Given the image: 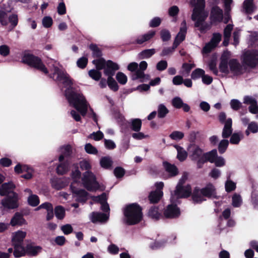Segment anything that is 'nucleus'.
Returning a JSON list of instances; mask_svg holds the SVG:
<instances>
[{"label": "nucleus", "mask_w": 258, "mask_h": 258, "mask_svg": "<svg viewBox=\"0 0 258 258\" xmlns=\"http://www.w3.org/2000/svg\"><path fill=\"white\" fill-rule=\"evenodd\" d=\"M14 171L18 174L26 172V173L21 175V177L25 179L29 180L33 177L34 170L28 165L18 163L14 167Z\"/></svg>", "instance_id": "obj_10"}, {"label": "nucleus", "mask_w": 258, "mask_h": 258, "mask_svg": "<svg viewBox=\"0 0 258 258\" xmlns=\"http://www.w3.org/2000/svg\"><path fill=\"white\" fill-rule=\"evenodd\" d=\"M168 112V109L164 104H160L159 105L158 107V117L159 118L165 117Z\"/></svg>", "instance_id": "obj_45"}, {"label": "nucleus", "mask_w": 258, "mask_h": 258, "mask_svg": "<svg viewBox=\"0 0 258 258\" xmlns=\"http://www.w3.org/2000/svg\"><path fill=\"white\" fill-rule=\"evenodd\" d=\"M207 161L211 163H214L217 156V151L216 149H213L212 151L203 154Z\"/></svg>", "instance_id": "obj_41"}, {"label": "nucleus", "mask_w": 258, "mask_h": 258, "mask_svg": "<svg viewBox=\"0 0 258 258\" xmlns=\"http://www.w3.org/2000/svg\"><path fill=\"white\" fill-rule=\"evenodd\" d=\"M148 216L155 221L163 219V214L159 211V207L155 206H153L149 209Z\"/></svg>", "instance_id": "obj_21"}, {"label": "nucleus", "mask_w": 258, "mask_h": 258, "mask_svg": "<svg viewBox=\"0 0 258 258\" xmlns=\"http://www.w3.org/2000/svg\"><path fill=\"white\" fill-rule=\"evenodd\" d=\"M26 232L18 231L14 234L12 238L13 244L22 245L24 239L26 237Z\"/></svg>", "instance_id": "obj_27"}, {"label": "nucleus", "mask_w": 258, "mask_h": 258, "mask_svg": "<svg viewBox=\"0 0 258 258\" xmlns=\"http://www.w3.org/2000/svg\"><path fill=\"white\" fill-rule=\"evenodd\" d=\"M119 69L118 65L111 60H107V63L104 70V74L105 76H113L116 71Z\"/></svg>", "instance_id": "obj_15"}, {"label": "nucleus", "mask_w": 258, "mask_h": 258, "mask_svg": "<svg viewBox=\"0 0 258 258\" xmlns=\"http://www.w3.org/2000/svg\"><path fill=\"white\" fill-rule=\"evenodd\" d=\"M228 65V57L225 53H223L220 58V62L219 66L220 71L225 74H228L229 73Z\"/></svg>", "instance_id": "obj_22"}, {"label": "nucleus", "mask_w": 258, "mask_h": 258, "mask_svg": "<svg viewBox=\"0 0 258 258\" xmlns=\"http://www.w3.org/2000/svg\"><path fill=\"white\" fill-rule=\"evenodd\" d=\"M70 189L76 198V201L79 203H85L88 200L89 193L85 189H79L75 186L73 183L70 185Z\"/></svg>", "instance_id": "obj_11"}, {"label": "nucleus", "mask_w": 258, "mask_h": 258, "mask_svg": "<svg viewBox=\"0 0 258 258\" xmlns=\"http://www.w3.org/2000/svg\"><path fill=\"white\" fill-rule=\"evenodd\" d=\"M52 19L50 16H45L42 19V24L45 28H50L52 26Z\"/></svg>", "instance_id": "obj_64"}, {"label": "nucleus", "mask_w": 258, "mask_h": 258, "mask_svg": "<svg viewBox=\"0 0 258 258\" xmlns=\"http://www.w3.org/2000/svg\"><path fill=\"white\" fill-rule=\"evenodd\" d=\"M80 168L82 170L89 171L91 168V165L90 162L86 160L81 161L79 163Z\"/></svg>", "instance_id": "obj_63"}, {"label": "nucleus", "mask_w": 258, "mask_h": 258, "mask_svg": "<svg viewBox=\"0 0 258 258\" xmlns=\"http://www.w3.org/2000/svg\"><path fill=\"white\" fill-rule=\"evenodd\" d=\"M0 23L3 26H7L8 24L7 13L3 10H0Z\"/></svg>", "instance_id": "obj_59"}, {"label": "nucleus", "mask_w": 258, "mask_h": 258, "mask_svg": "<svg viewBox=\"0 0 258 258\" xmlns=\"http://www.w3.org/2000/svg\"><path fill=\"white\" fill-rule=\"evenodd\" d=\"M156 52L154 48L147 49L141 51L139 54V57L141 59L149 58L153 55Z\"/></svg>", "instance_id": "obj_39"}, {"label": "nucleus", "mask_w": 258, "mask_h": 258, "mask_svg": "<svg viewBox=\"0 0 258 258\" xmlns=\"http://www.w3.org/2000/svg\"><path fill=\"white\" fill-rule=\"evenodd\" d=\"M184 24L185 25V22ZM186 30L187 28L185 25L180 28V31L176 36L172 45L175 49L178 47L180 43L184 40L185 38Z\"/></svg>", "instance_id": "obj_17"}, {"label": "nucleus", "mask_w": 258, "mask_h": 258, "mask_svg": "<svg viewBox=\"0 0 258 258\" xmlns=\"http://www.w3.org/2000/svg\"><path fill=\"white\" fill-rule=\"evenodd\" d=\"M195 11L198 12L204 10L205 8V0H197V3L195 6Z\"/></svg>", "instance_id": "obj_58"}, {"label": "nucleus", "mask_w": 258, "mask_h": 258, "mask_svg": "<svg viewBox=\"0 0 258 258\" xmlns=\"http://www.w3.org/2000/svg\"><path fill=\"white\" fill-rule=\"evenodd\" d=\"M243 8L246 14H251L254 10L253 0H245L243 4Z\"/></svg>", "instance_id": "obj_34"}, {"label": "nucleus", "mask_w": 258, "mask_h": 258, "mask_svg": "<svg viewBox=\"0 0 258 258\" xmlns=\"http://www.w3.org/2000/svg\"><path fill=\"white\" fill-rule=\"evenodd\" d=\"M88 75L93 80L98 81L102 77V74L100 71L97 69H92L88 72Z\"/></svg>", "instance_id": "obj_44"}, {"label": "nucleus", "mask_w": 258, "mask_h": 258, "mask_svg": "<svg viewBox=\"0 0 258 258\" xmlns=\"http://www.w3.org/2000/svg\"><path fill=\"white\" fill-rule=\"evenodd\" d=\"M163 166L166 172L171 177L175 176L178 174V169L174 164H172L168 161H165L163 162Z\"/></svg>", "instance_id": "obj_18"}, {"label": "nucleus", "mask_w": 258, "mask_h": 258, "mask_svg": "<svg viewBox=\"0 0 258 258\" xmlns=\"http://www.w3.org/2000/svg\"><path fill=\"white\" fill-rule=\"evenodd\" d=\"M69 169V163L67 162L60 163L56 168V173L58 175H62L66 174Z\"/></svg>", "instance_id": "obj_40"}, {"label": "nucleus", "mask_w": 258, "mask_h": 258, "mask_svg": "<svg viewBox=\"0 0 258 258\" xmlns=\"http://www.w3.org/2000/svg\"><path fill=\"white\" fill-rule=\"evenodd\" d=\"M210 19L212 24L222 22L223 20V10L217 5L213 7L211 10Z\"/></svg>", "instance_id": "obj_14"}, {"label": "nucleus", "mask_w": 258, "mask_h": 258, "mask_svg": "<svg viewBox=\"0 0 258 258\" xmlns=\"http://www.w3.org/2000/svg\"><path fill=\"white\" fill-rule=\"evenodd\" d=\"M68 101L70 104L79 112L83 116H85L87 112V105L85 97L80 93H72L69 94Z\"/></svg>", "instance_id": "obj_4"}, {"label": "nucleus", "mask_w": 258, "mask_h": 258, "mask_svg": "<svg viewBox=\"0 0 258 258\" xmlns=\"http://www.w3.org/2000/svg\"><path fill=\"white\" fill-rule=\"evenodd\" d=\"M101 166L106 169L111 168L113 162L109 157H102L100 161Z\"/></svg>", "instance_id": "obj_38"}, {"label": "nucleus", "mask_w": 258, "mask_h": 258, "mask_svg": "<svg viewBox=\"0 0 258 258\" xmlns=\"http://www.w3.org/2000/svg\"><path fill=\"white\" fill-rule=\"evenodd\" d=\"M91 199L94 202L99 203L101 204L107 202L106 195L105 192H103L98 196H92Z\"/></svg>", "instance_id": "obj_52"}, {"label": "nucleus", "mask_w": 258, "mask_h": 258, "mask_svg": "<svg viewBox=\"0 0 258 258\" xmlns=\"http://www.w3.org/2000/svg\"><path fill=\"white\" fill-rule=\"evenodd\" d=\"M163 196V192L162 190H155L151 191L148 198L150 203L154 204L158 203L160 201Z\"/></svg>", "instance_id": "obj_20"}, {"label": "nucleus", "mask_w": 258, "mask_h": 258, "mask_svg": "<svg viewBox=\"0 0 258 258\" xmlns=\"http://www.w3.org/2000/svg\"><path fill=\"white\" fill-rule=\"evenodd\" d=\"M113 173L117 178H121L124 175L125 170L123 168L117 166L114 169Z\"/></svg>", "instance_id": "obj_54"}, {"label": "nucleus", "mask_w": 258, "mask_h": 258, "mask_svg": "<svg viewBox=\"0 0 258 258\" xmlns=\"http://www.w3.org/2000/svg\"><path fill=\"white\" fill-rule=\"evenodd\" d=\"M177 151V158L180 162H183L186 160L187 157V152L181 147L178 145L176 146Z\"/></svg>", "instance_id": "obj_36"}, {"label": "nucleus", "mask_w": 258, "mask_h": 258, "mask_svg": "<svg viewBox=\"0 0 258 258\" xmlns=\"http://www.w3.org/2000/svg\"><path fill=\"white\" fill-rule=\"evenodd\" d=\"M236 183L231 180H228L225 184V190L227 192H230L236 189Z\"/></svg>", "instance_id": "obj_53"}, {"label": "nucleus", "mask_w": 258, "mask_h": 258, "mask_svg": "<svg viewBox=\"0 0 258 258\" xmlns=\"http://www.w3.org/2000/svg\"><path fill=\"white\" fill-rule=\"evenodd\" d=\"M14 246V255L16 257H20L25 255L26 249L22 245L13 244Z\"/></svg>", "instance_id": "obj_35"}, {"label": "nucleus", "mask_w": 258, "mask_h": 258, "mask_svg": "<svg viewBox=\"0 0 258 258\" xmlns=\"http://www.w3.org/2000/svg\"><path fill=\"white\" fill-rule=\"evenodd\" d=\"M201 192L204 197L208 199H218L219 197L217 196V191L215 186L213 183L209 182L205 187L200 189Z\"/></svg>", "instance_id": "obj_13"}, {"label": "nucleus", "mask_w": 258, "mask_h": 258, "mask_svg": "<svg viewBox=\"0 0 258 258\" xmlns=\"http://www.w3.org/2000/svg\"><path fill=\"white\" fill-rule=\"evenodd\" d=\"M180 215V210L176 204L172 203L167 205L163 213V219H176Z\"/></svg>", "instance_id": "obj_8"}, {"label": "nucleus", "mask_w": 258, "mask_h": 258, "mask_svg": "<svg viewBox=\"0 0 258 258\" xmlns=\"http://www.w3.org/2000/svg\"><path fill=\"white\" fill-rule=\"evenodd\" d=\"M26 253L31 256H36L41 251L40 246H33L32 244H28L25 247Z\"/></svg>", "instance_id": "obj_29"}, {"label": "nucleus", "mask_w": 258, "mask_h": 258, "mask_svg": "<svg viewBox=\"0 0 258 258\" xmlns=\"http://www.w3.org/2000/svg\"><path fill=\"white\" fill-rule=\"evenodd\" d=\"M224 123L225 124L223 129L222 136L223 138L226 139L229 138L232 133V119L231 118H228Z\"/></svg>", "instance_id": "obj_25"}, {"label": "nucleus", "mask_w": 258, "mask_h": 258, "mask_svg": "<svg viewBox=\"0 0 258 258\" xmlns=\"http://www.w3.org/2000/svg\"><path fill=\"white\" fill-rule=\"evenodd\" d=\"M108 219L107 215L102 213L99 212H92L91 217V221L93 223H96L97 222H105Z\"/></svg>", "instance_id": "obj_30"}, {"label": "nucleus", "mask_w": 258, "mask_h": 258, "mask_svg": "<svg viewBox=\"0 0 258 258\" xmlns=\"http://www.w3.org/2000/svg\"><path fill=\"white\" fill-rule=\"evenodd\" d=\"M172 105L176 109L182 108L183 110L187 112L190 110V106L186 103H184L179 97H175L171 101Z\"/></svg>", "instance_id": "obj_16"}, {"label": "nucleus", "mask_w": 258, "mask_h": 258, "mask_svg": "<svg viewBox=\"0 0 258 258\" xmlns=\"http://www.w3.org/2000/svg\"><path fill=\"white\" fill-rule=\"evenodd\" d=\"M85 150L86 152L90 154H97L98 151L97 149L92 146L90 143H87L85 146Z\"/></svg>", "instance_id": "obj_60"}, {"label": "nucleus", "mask_w": 258, "mask_h": 258, "mask_svg": "<svg viewBox=\"0 0 258 258\" xmlns=\"http://www.w3.org/2000/svg\"><path fill=\"white\" fill-rule=\"evenodd\" d=\"M232 204L234 207H240L242 203L240 195L235 193L232 197Z\"/></svg>", "instance_id": "obj_51"}, {"label": "nucleus", "mask_w": 258, "mask_h": 258, "mask_svg": "<svg viewBox=\"0 0 258 258\" xmlns=\"http://www.w3.org/2000/svg\"><path fill=\"white\" fill-rule=\"evenodd\" d=\"M208 15L207 12L204 10H202L200 12L198 11H195V8H194L193 12L191 15V19L193 21H196V19L200 20V21L204 22L205 20L207 19Z\"/></svg>", "instance_id": "obj_32"}, {"label": "nucleus", "mask_w": 258, "mask_h": 258, "mask_svg": "<svg viewBox=\"0 0 258 258\" xmlns=\"http://www.w3.org/2000/svg\"><path fill=\"white\" fill-rule=\"evenodd\" d=\"M142 210V208L136 203L126 205L123 211L126 224L135 225L141 222L143 219Z\"/></svg>", "instance_id": "obj_1"}, {"label": "nucleus", "mask_w": 258, "mask_h": 258, "mask_svg": "<svg viewBox=\"0 0 258 258\" xmlns=\"http://www.w3.org/2000/svg\"><path fill=\"white\" fill-rule=\"evenodd\" d=\"M40 201L38 196L32 195L28 198V203L29 205L32 207L37 206L39 204Z\"/></svg>", "instance_id": "obj_47"}, {"label": "nucleus", "mask_w": 258, "mask_h": 258, "mask_svg": "<svg viewBox=\"0 0 258 258\" xmlns=\"http://www.w3.org/2000/svg\"><path fill=\"white\" fill-rule=\"evenodd\" d=\"M82 181L84 187L89 191H96L100 187L96 176L90 171H87L83 173Z\"/></svg>", "instance_id": "obj_5"}, {"label": "nucleus", "mask_w": 258, "mask_h": 258, "mask_svg": "<svg viewBox=\"0 0 258 258\" xmlns=\"http://www.w3.org/2000/svg\"><path fill=\"white\" fill-rule=\"evenodd\" d=\"M89 48L92 51V56L94 58L102 57L103 55L102 50L96 44L91 43L89 45Z\"/></svg>", "instance_id": "obj_33"}, {"label": "nucleus", "mask_w": 258, "mask_h": 258, "mask_svg": "<svg viewBox=\"0 0 258 258\" xmlns=\"http://www.w3.org/2000/svg\"><path fill=\"white\" fill-rule=\"evenodd\" d=\"M56 75L57 77L54 80L55 81L61 83L66 88L64 91V95L67 99H69V94L72 93H77L73 90V79L65 71L56 67L54 69V73L50 75V78H53Z\"/></svg>", "instance_id": "obj_2"}, {"label": "nucleus", "mask_w": 258, "mask_h": 258, "mask_svg": "<svg viewBox=\"0 0 258 258\" xmlns=\"http://www.w3.org/2000/svg\"><path fill=\"white\" fill-rule=\"evenodd\" d=\"M205 71L202 69L197 68L195 69L191 74V78L193 80H196L200 78L204 75Z\"/></svg>", "instance_id": "obj_48"}, {"label": "nucleus", "mask_w": 258, "mask_h": 258, "mask_svg": "<svg viewBox=\"0 0 258 258\" xmlns=\"http://www.w3.org/2000/svg\"><path fill=\"white\" fill-rule=\"evenodd\" d=\"M131 129L136 132H139L142 127V120L139 118L132 119L130 122H128Z\"/></svg>", "instance_id": "obj_31"}, {"label": "nucleus", "mask_w": 258, "mask_h": 258, "mask_svg": "<svg viewBox=\"0 0 258 258\" xmlns=\"http://www.w3.org/2000/svg\"><path fill=\"white\" fill-rule=\"evenodd\" d=\"M230 106L232 109L235 111L238 110L242 107L241 103L237 99H232L230 101Z\"/></svg>", "instance_id": "obj_62"}, {"label": "nucleus", "mask_w": 258, "mask_h": 258, "mask_svg": "<svg viewBox=\"0 0 258 258\" xmlns=\"http://www.w3.org/2000/svg\"><path fill=\"white\" fill-rule=\"evenodd\" d=\"M26 220L22 214L19 212H16L11 220L10 224L12 226L16 225L22 226L25 224Z\"/></svg>", "instance_id": "obj_26"}, {"label": "nucleus", "mask_w": 258, "mask_h": 258, "mask_svg": "<svg viewBox=\"0 0 258 258\" xmlns=\"http://www.w3.org/2000/svg\"><path fill=\"white\" fill-rule=\"evenodd\" d=\"M229 66L230 71L236 74H242V68L238 60L235 58H232L229 61Z\"/></svg>", "instance_id": "obj_19"}, {"label": "nucleus", "mask_w": 258, "mask_h": 258, "mask_svg": "<svg viewBox=\"0 0 258 258\" xmlns=\"http://www.w3.org/2000/svg\"><path fill=\"white\" fill-rule=\"evenodd\" d=\"M160 38L163 42H167L170 40L171 35L170 31L166 29H163L160 32Z\"/></svg>", "instance_id": "obj_46"}, {"label": "nucleus", "mask_w": 258, "mask_h": 258, "mask_svg": "<svg viewBox=\"0 0 258 258\" xmlns=\"http://www.w3.org/2000/svg\"><path fill=\"white\" fill-rule=\"evenodd\" d=\"M184 181L180 180L176 186L175 190V195L178 198H186L189 197L191 195V187L189 184L183 186Z\"/></svg>", "instance_id": "obj_9"}, {"label": "nucleus", "mask_w": 258, "mask_h": 258, "mask_svg": "<svg viewBox=\"0 0 258 258\" xmlns=\"http://www.w3.org/2000/svg\"><path fill=\"white\" fill-rule=\"evenodd\" d=\"M242 63L252 69L255 68L258 65V50H248L244 53Z\"/></svg>", "instance_id": "obj_6"}, {"label": "nucleus", "mask_w": 258, "mask_h": 258, "mask_svg": "<svg viewBox=\"0 0 258 258\" xmlns=\"http://www.w3.org/2000/svg\"><path fill=\"white\" fill-rule=\"evenodd\" d=\"M203 151L199 146H196L192 152L191 155V160H197L198 158L202 157L203 156Z\"/></svg>", "instance_id": "obj_50"}, {"label": "nucleus", "mask_w": 258, "mask_h": 258, "mask_svg": "<svg viewBox=\"0 0 258 258\" xmlns=\"http://www.w3.org/2000/svg\"><path fill=\"white\" fill-rule=\"evenodd\" d=\"M10 48L9 46L6 44L0 46V55L3 57H6L10 54Z\"/></svg>", "instance_id": "obj_57"}, {"label": "nucleus", "mask_w": 258, "mask_h": 258, "mask_svg": "<svg viewBox=\"0 0 258 258\" xmlns=\"http://www.w3.org/2000/svg\"><path fill=\"white\" fill-rule=\"evenodd\" d=\"M15 188V185L12 182L4 183L2 184L0 187V195L5 196L9 194V193L12 192V191H11V190Z\"/></svg>", "instance_id": "obj_28"}, {"label": "nucleus", "mask_w": 258, "mask_h": 258, "mask_svg": "<svg viewBox=\"0 0 258 258\" xmlns=\"http://www.w3.org/2000/svg\"><path fill=\"white\" fill-rule=\"evenodd\" d=\"M112 77L113 76L108 77L107 85L111 90L113 91L114 92H116L119 89V86L117 82Z\"/></svg>", "instance_id": "obj_43"}, {"label": "nucleus", "mask_w": 258, "mask_h": 258, "mask_svg": "<svg viewBox=\"0 0 258 258\" xmlns=\"http://www.w3.org/2000/svg\"><path fill=\"white\" fill-rule=\"evenodd\" d=\"M191 199L193 203L196 204L202 203L203 201H206L204 199L202 193L201 192V189L198 187H196L191 193Z\"/></svg>", "instance_id": "obj_24"}, {"label": "nucleus", "mask_w": 258, "mask_h": 258, "mask_svg": "<svg viewBox=\"0 0 258 258\" xmlns=\"http://www.w3.org/2000/svg\"><path fill=\"white\" fill-rule=\"evenodd\" d=\"M139 69L137 70L136 73L132 75V79L133 80H136L139 79V78L144 76V71H145L148 67V63L146 61H142L139 65Z\"/></svg>", "instance_id": "obj_23"}, {"label": "nucleus", "mask_w": 258, "mask_h": 258, "mask_svg": "<svg viewBox=\"0 0 258 258\" xmlns=\"http://www.w3.org/2000/svg\"><path fill=\"white\" fill-rule=\"evenodd\" d=\"M116 79L118 82L121 85H124L127 81L126 76L122 72H118L116 75Z\"/></svg>", "instance_id": "obj_55"}, {"label": "nucleus", "mask_w": 258, "mask_h": 258, "mask_svg": "<svg viewBox=\"0 0 258 258\" xmlns=\"http://www.w3.org/2000/svg\"><path fill=\"white\" fill-rule=\"evenodd\" d=\"M155 31H150L146 34L138 36L136 38L130 40L127 44H143L144 42L151 40L155 35Z\"/></svg>", "instance_id": "obj_12"}, {"label": "nucleus", "mask_w": 258, "mask_h": 258, "mask_svg": "<svg viewBox=\"0 0 258 258\" xmlns=\"http://www.w3.org/2000/svg\"><path fill=\"white\" fill-rule=\"evenodd\" d=\"M1 201V204L6 209H15L19 207V197L17 193L12 191L5 195Z\"/></svg>", "instance_id": "obj_7"}, {"label": "nucleus", "mask_w": 258, "mask_h": 258, "mask_svg": "<svg viewBox=\"0 0 258 258\" xmlns=\"http://www.w3.org/2000/svg\"><path fill=\"white\" fill-rule=\"evenodd\" d=\"M22 62L46 75L48 74V70L41 58L33 54L25 52L22 58Z\"/></svg>", "instance_id": "obj_3"}, {"label": "nucleus", "mask_w": 258, "mask_h": 258, "mask_svg": "<svg viewBox=\"0 0 258 258\" xmlns=\"http://www.w3.org/2000/svg\"><path fill=\"white\" fill-rule=\"evenodd\" d=\"M92 63L95 65L96 69L100 71L105 68L107 61L103 57H100L93 60Z\"/></svg>", "instance_id": "obj_37"}, {"label": "nucleus", "mask_w": 258, "mask_h": 258, "mask_svg": "<svg viewBox=\"0 0 258 258\" xmlns=\"http://www.w3.org/2000/svg\"><path fill=\"white\" fill-rule=\"evenodd\" d=\"M88 62V59L86 57L83 56L78 59L77 61V66L82 69H85Z\"/></svg>", "instance_id": "obj_56"}, {"label": "nucleus", "mask_w": 258, "mask_h": 258, "mask_svg": "<svg viewBox=\"0 0 258 258\" xmlns=\"http://www.w3.org/2000/svg\"><path fill=\"white\" fill-rule=\"evenodd\" d=\"M229 145V142L227 140L223 139L220 141L218 145V151L220 154H222L225 152Z\"/></svg>", "instance_id": "obj_49"}, {"label": "nucleus", "mask_w": 258, "mask_h": 258, "mask_svg": "<svg viewBox=\"0 0 258 258\" xmlns=\"http://www.w3.org/2000/svg\"><path fill=\"white\" fill-rule=\"evenodd\" d=\"M170 138L174 140H180L184 137V134L179 131H174L170 135Z\"/></svg>", "instance_id": "obj_61"}, {"label": "nucleus", "mask_w": 258, "mask_h": 258, "mask_svg": "<svg viewBox=\"0 0 258 258\" xmlns=\"http://www.w3.org/2000/svg\"><path fill=\"white\" fill-rule=\"evenodd\" d=\"M54 211L55 215L58 219L62 220L65 217V210L62 206H56L54 208Z\"/></svg>", "instance_id": "obj_42"}]
</instances>
